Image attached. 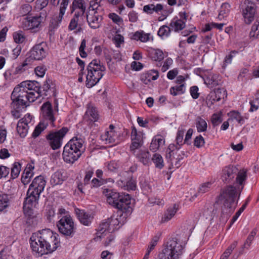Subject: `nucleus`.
Wrapping results in <instances>:
<instances>
[{"instance_id": "nucleus-1", "label": "nucleus", "mask_w": 259, "mask_h": 259, "mask_svg": "<svg viewBox=\"0 0 259 259\" xmlns=\"http://www.w3.org/2000/svg\"><path fill=\"white\" fill-rule=\"evenodd\" d=\"M104 193L106 196L107 202L118 209V214L116 218L112 216L100 224L98 234L101 235L106 231L110 232L117 229L119 224L122 226L133 210L130 206L131 197L129 194L120 193L113 189H106L104 191Z\"/></svg>"}, {"instance_id": "nucleus-2", "label": "nucleus", "mask_w": 259, "mask_h": 259, "mask_svg": "<svg viewBox=\"0 0 259 259\" xmlns=\"http://www.w3.org/2000/svg\"><path fill=\"white\" fill-rule=\"evenodd\" d=\"M58 236L50 229H43L33 233L29 242L33 254L40 257L56 250L59 245Z\"/></svg>"}, {"instance_id": "nucleus-3", "label": "nucleus", "mask_w": 259, "mask_h": 259, "mask_svg": "<svg viewBox=\"0 0 259 259\" xmlns=\"http://www.w3.org/2000/svg\"><path fill=\"white\" fill-rule=\"evenodd\" d=\"M84 139L81 136H77L70 140L64 147L63 158L67 163H73L77 160L84 152Z\"/></svg>"}, {"instance_id": "nucleus-4", "label": "nucleus", "mask_w": 259, "mask_h": 259, "mask_svg": "<svg viewBox=\"0 0 259 259\" xmlns=\"http://www.w3.org/2000/svg\"><path fill=\"white\" fill-rule=\"evenodd\" d=\"M12 101L11 105H14L16 108L21 107H27L30 103L33 102L37 98L34 92H28L20 84L13 90L11 96Z\"/></svg>"}, {"instance_id": "nucleus-5", "label": "nucleus", "mask_w": 259, "mask_h": 259, "mask_svg": "<svg viewBox=\"0 0 259 259\" xmlns=\"http://www.w3.org/2000/svg\"><path fill=\"white\" fill-rule=\"evenodd\" d=\"M184 246L178 237H172L166 243L164 248L158 254L159 259H179L183 251Z\"/></svg>"}, {"instance_id": "nucleus-6", "label": "nucleus", "mask_w": 259, "mask_h": 259, "mask_svg": "<svg viewBox=\"0 0 259 259\" xmlns=\"http://www.w3.org/2000/svg\"><path fill=\"white\" fill-rule=\"evenodd\" d=\"M238 192L236 187L230 185L222 189L220 195L217 197L215 204L222 207V212L225 209H231L233 207L237 197Z\"/></svg>"}, {"instance_id": "nucleus-7", "label": "nucleus", "mask_w": 259, "mask_h": 259, "mask_svg": "<svg viewBox=\"0 0 259 259\" xmlns=\"http://www.w3.org/2000/svg\"><path fill=\"white\" fill-rule=\"evenodd\" d=\"M106 67L100 64V60L94 59L87 67L88 74L86 76V86L92 88L96 85L103 76Z\"/></svg>"}, {"instance_id": "nucleus-8", "label": "nucleus", "mask_w": 259, "mask_h": 259, "mask_svg": "<svg viewBox=\"0 0 259 259\" xmlns=\"http://www.w3.org/2000/svg\"><path fill=\"white\" fill-rule=\"evenodd\" d=\"M57 226L59 233L66 238H72L76 232L74 222L70 214L63 215L57 222Z\"/></svg>"}, {"instance_id": "nucleus-9", "label": "nucleus", "mask_w": 259, "mask_h": 259, "mask_svg": "<svg viewBox=\"0 0 259 259\" xmlns=\"http://www.w3.org/2000/svg\"><path fill=\"white\" fill-rule=\"evenodd\" d=\"M68 131L67 127H63L58 131H50L46 136V139L53 150L58 149L62 146L63 139Z\"/></svg>"}, {"instance_id": "nucleus-10", "label": "nucleus", "mask_w": 259, "mask_h": 259, "mask_svg": "<svg viewBox=\"0 0 259 259\" xmlns=\"http://www.w3.org/2000/svg\"><path fill=\"white\" fill-rule=\"evenodd\" d=\"M47 16L46 12H42V17L40 16L24 18L21 23L24 30H30L32 32H37L41 29V23L43 19Z\"/></svg>"}, {"instance_id": "nucleus-11", "label": "nucleus", "mask_w": 259, "mask_h": 259, "mask_svg": "<svg viewBox=\"0 0 259 259\" xmlns=\"http://www.w3.org/2000/svg\"><path fill=\"white\" fill-rule=\"evenodd\" d=\"M143 11L147 14H152L154 13L161 14V16L158 18V21H161L166 19L168 15L171 13L172 10L164 9L163 6L161 4H150L144 6Z\"/></svg>"}, {"instance_id": "nucleus-12", "label": "nucleus", "mask_w": 259, "mask_h": 259, "mask_svg": "<svg viewBox=\"0 0 259 259\" xmlns=\"http://www.w3.org/2000/svg\"><path fill=\"white\" fill-rule=\"evenodd\" d=\"M256 12L255 4L249 0H245L242 5V16L246 24H250L254 20Z\"/></svg>"}, {"instance_id": "nucleus-13", "label": "nucleus", "mask_w": 259, "mask_h": 259, "mask_svg": "<svg viewBox=\"0 0 259 259\" xmlns=\"http://www.w3.org/2000/svg\"><path fill=\"white\" fill-rule=\"evenodd\" d=\"M104 11L89 10L87 14V20L89 26L94 29L101 27L103 21Z\"/></svg>"}, {"instance_id": "nucleus-14", "label": "nucleus", "mask_w": 259, "mask_h": 259, "mask_svg": "<svg viewBox=\"0 0 259 259\" xmlns=\"http://www.w3.org/2000/svg\"><path fill=\"white\" fill-rule=\"evenodd\" d=\"M30 57L36 60H42L47 55V46L45 42L34 46L29 52Z\"/></svg>"}, {"instance_id": "nucleus-15", "label": "nucleus", "mask_w": 259, "mask_h": 259, "mask_svg": "<svg viewBox=\"0 0 259 259\" xmlns=\"http://www.w3.org/2000/svg\"><path fill=\"white\" fill-rule=\"evenodd\" d=\"M41 110L44 120L43 122H45L48 124H50L54 126L56 118L54 116L52 104L49 101L44 103L41 107Z\"/></svg>"}, {"instance_id": "nucleus-16", "label": "nucleus", "mask_w": 259, "mask_h": 259, "mask_svg": "<svg viewBox=\"0 0 259 259\" xmlns=\"http://www.w3.org/2000/svg\"><path fill=\"white\" fill-rule=\"evenodd\" d=\"M56 85L54 81L50 78H47L44 82L42 87H40V91L39 92L40 96L48 98L56 95Z\"/></svg>"}, {"instance_id": "nucleus-17", "label": "nucleus", "mask_w": 259, "mask_h": 259, "mask_svg": "<svg viewBox=\"0 0 259 259\" xmlns=\"http://www.w3.org/2000/svg\"><path fill=\"white\" fill-rule=\"evenodd\" d=\"M143 133L138 132L135 126L132 127L131 139L132 143L130 146V149L132 151H135L140 148L143 143Z\"/></svg>"}, {"instance_id": "nucleus-18", "label": "nucleus", "mask_w": 259, "mask_h": 259, "mask_svg": "<svg viewBox=\"0 0 259 259\" xmlns=\"http://www.w3.org/2000/svg\"><path fill=\"white\" fill-rule=\"evenodd\" d=\"M46 184V181L42 176H39L35 178L30 185L28 190L34 191V193L39 195L44 191Z\"/></svg>"}, {"instance_id": "nucleus-19", "label": "nucleus", "mask_w": 259, "mask_h": 259, "mask_svg": "<svg viewBox=\"0 0 259 259\" xmlns=\"http://www.w3.org/2000/svg\"><path fill=\"white\" fill-rule=\"evenodd\" d=\"M39 196V195L34 193V191H29L28 190L27 197L23 203V207L31 210L33 207H35L37 204Z\"/></svg>"}, {"instance_id": "nucleus-20", "label": "nucleus", "mask_w": 259, "mask_h": 259, "mask_svg": "<svg viewBox=\"0 0 259 259\" xmlns=\"http://www.w3.org/2000/svg\"><path fill=\"white\" fill-rule=\"evenodd\" d=\"M83 16L79 15L78 12H75L73 17L71 19L68 26L70 30H76L75 32L78 33L82 31V26L83 25Z\"/></svg>"}, {"instance_id": "nucleus-21", "label": "nucleus", "mask_w": 259, "mask_h": 259, "mask_svg": "<svg viewBox=\"0 0 259 259\" xmlns=\"http://www.w3.org/2000/svg\"><path fill=\"white\" fill-rule=\"evenodd\" d=\"M238 168L236 166L229 165L222 170L221 179L226 183H229L237 175Z\"/></svg>"}, {"instance_id": "nucleus-22", "label": "nucleus", "mask_w": 259, "mask_h": 259, "mask_svg": "<svg viewBox=\"0 0 259 259\" xmlns=\"http://www.w3.org/2000/svg\"><path fill=\"white\" fill-rule=\"evenodd\" d=\"M225 97H227L226 91L223 88H218L210 93L207 100L210 102L211 104H213L215 102L220 101L221 99H224Z\"/></svg>"}, {"instance_id": "nucleus-23", "label": "nucleus", "mask_w": 259, "mask_h": 259, "mask_svg": "<svg viewBox=\"0 0 259 259\" xmlns=\"http://www.w3.org/2000/svg\"><path fill=\"white\" fill-rule=\"evenodd\" d=\"M69 0H62L60 4L59 15L51 21L53 28H56L62 22L66 8L68 5Z\"/></svg>"}, {"instance_id": "nucleus-24", "label": "nucleus", "mask_w": 259, "mask_h": 259, "mask_svg": "<svg viewBox=\"0 0 259 259\" xmlns=\"http://www.w3.org/2000/svg\"><path fill=\"white\" fill-rule=\"evenodd\" d=\"M22 87H24V89H25L28 92H32V91H35V92L37 94V96L35 95V97L40 96V94L39 92L40 91V84L35 80L31 81V80H26L22 81L20 83Z\"/></svg>"}, {"instance_id": "nucleus-25", "label": "nucleus", "mask_w": 259, "mask_h": 259, "mask_svg": "<svg viewBox=\"0 0 259 259\" xmlns=\"http://www.w3.org/2000/svg\"><path fill=\"white\" fill-rule=\"evenodd\" d=\"M76 212L81 224L87 226L91 224L94 218L91 213L79 209L76 210Z\"/></svg>"}, {"instance_id": "nucleus-26", "label": "nucleus", "mask_w": 259, "mask_h": 259, "mask_svg": "<svg viewBox=\"0 0 259 259\" xmlns=\"http://www.w3.org/2000/svg\"><path fill=\"white\" fill-rule=\"evenodd\" d=\"M159 77V73L156 70H151L143 73L140 76V80L145 84H148L151 80H155Z\"/></svg>"}, {"instance_id": "nucleus-27", "label": "nucleus", "mask_w": 259, "mask_h": 259, "mask_svg": "<svg viewBox=\"0 0 259 259\" xmlns=\"http://www.w3.org/2000/svg\"><path fill=\"white\" fill-rule=\"evenodd\" d=\"M34 163H28L22 175L21 181L24 185H27L33 176Z\"/></svg>"}, {"instance_id": "nucleus-28", "label": "nucleus", "mask_w": 259, "mask_h": 259, "mask_svg": "<svg viewBox=\"0 0 259 259\" xmlns=\"http://www.w3.org/2000/svg\"><path fill=\"white\" fill-rule=\"evenodd\" d=\"M85 6L83 0H74L70 7L71 13L78 12L79 15L83 16L85 11Z\"/></svg>"}, {"instance_id": "nucleus-29", "label": "nucleus", "mask_w": 259, "mask_h": 259, "mask_svg": "<svg viewBox=\"0 0 259 259\" xmlns=\"http://www.w3.org/2000/svg\"><path fill=\"white\" fill-rule=\"evenodd\" d=\"M85 115L88 117L91 122L97 121L99 118V115L97 108L92 104H89Z\"/></svg>"}, {"instance_id": "nucleus-30", "label": "nucleus", "mask_w": 259, "mask_h": 259, "mask_svg": "<svg viewBox=\"0 0 259 259\" xmlns=\"http://www.w3.org/2000/svg\"><path fill=\"white\" fill-rule=\"evenodd\" d=\"M205 84L212 88L219 85L220 81V76L218 74H210L204 78Z\"/></svg>"}, {"instance_id": "nucleus-31", "label": "nucleus", "mask_w": 259, "mask_h": 259, "mask_svg": "<svg viewBox=\"0 0 259 259\" xmlns=\"http://www.w3.org/2000/svg\"><path fill=\"white\" fill-rule=\"evenodd\" d=\"M178 210L179 207L177 204H174L172 206L169 207L162 217L161 222L164 223L169 221L174 217Z\"/></svg>"}, {"instance_id": "nucleus-32", "label": "nucleus", "mask_w": 259, "mask_h": 259, "mask_svg": "<svg viewBox=\"0 0 259 259\" xmlns=\"http://www.w3.org/2000/svg\"><path fill=\"white\" fill-rule=\"evenodd\" d=\"M65 176L63 175L62 170H57L51 176L50 183L53 186L61 185L65 180Z\"/></svg>"}, {"instance_id": "nucleus-33", "label": "nucleus", "mask_w": 259, "mask_h": 259, "mask_svg": "<svg viewBox=\"0 0 259 259\" xmlns=\"http://www.w3.org/2000/svg\"><path fill=\"white\" fill-rule=\"evenodd\" d=\"M164 143L165 140L162 136H156L152 140L150 145V150L152 152H156L160 146L164 144Z\"/></svg>"}, {"instance_id": "nucleus-34", "label": "nucleus", "mask_w": 259, "mask_h": 259, "mask_svg": "<svg viewBox=\"0 0 259 259\" xmlns=\"http://www.w3.org/2000/svg\"><path fill=\"white\" fill-rule=\"evenodd\" d=\"M150 154L147 151L140 150L136 154V157L144 165H148L150 163Z\"/></svg>"}, {"instance_id": "nucleus-35", "label": "nucleus", "mask_w": 259, "mask_h": 259, "mask_svg": "<svg viewBox=\"0 0 259 259\" xmlns=\"http://www.w3.org/2000/svg\"><path fill=\"white\" fill-rule=\"evenodd\" d=\"M116 135L114 131L110 130L106 132L101 136V139L105 144H113L115 141Z\"/></svg>"}, {"instance_id": "nucleus-36", "label": "nucleus", "mask_w": 259, "mask_h": 259, "mask_svg": "<svg viewBox=\"0 0 259 259\" xmlns=\"http://www.w3.org/2000/svg\"><path fill=\"white\" fill-rule=\"evenodd\" d=\"M120 166L118 161L112 160L105 163V171L110 173H117Z\"/></svg>"}, {"instance_id": "nucleus-37", "label": "nucleus", "mask_w": 259, "mask_h": 259, "mask_svg": "<svg viewBox=\"0 0 259 259\" xmlns=\"http://www.w3.org/2000/svg\"><path fill=\"white\" fill-rule=\"evenodd\" d=\"M150 33H146L144 31H137L132 36L133 39L140 40L142 42H147L150 39Z\"/></svg>"}, {"instance_id": "nucleus-38", "label": "nucleus", "mask_w": 259, "mask_h": 259, "mask_svg": "<svg viewBox=\"0 0 259 259\" xmlns=\"http://www.w3.org/2000/svg\"><path fill=\"white\" fill-rule=\"evenodd\" d=\"M195 124L197 131L198 133H202L206 131L207 123L205 120L199 116L196 118Z\"/></svg>"}, {"instance_id": "nucleus-39", "label": "nucleus", "mask_w": 259, "mask_h": 259, "mask_svg": "<svg viewBox=\"0 0 259 259\" xmlns=\"http://www.w3.org/2000/svg\"><path fill=\"white\" fill-rule=\"evenodd\" d=\"M177 150L176 146L174 144H170L166 151V159L167 160V161L171 163V165L169 166V169H171V166L173 165V162L172 161L173 159H174V154L176 152L175 150Z\"/></svg>"}, {"instance_id": "nucleus-40", "label": "nucleus", "mask_w": 259, "mask_h": 259, "mask_svg": "<svg viewBox=\"0 0 259 259\" xmlns=\"http://www.w3.org/2000/svg\"><path fill=\"white\" fill-rule=\"evenodd\" d=\"M10 198L7 194L0 191V211H2L9 206Z\"/></svg>"}, {"instance_id": "nucleus-41", "label": "nucleus", "mask_w": 259, "mask_h": 259, "mask_svg": "<svg viewBox=\"0 0 259 259\" xmlns=\"http://www.w3.org/2000/svg\"><path fill=\"white\" fill-rule=\"evenodd\" d=\"M150 57L153 61L160 62L162 61L164 58V55L163 52L159 49H153L150 53Z\"/></svg>"}, {"instance_id": "nucleus-42", "label": "nucleus", "mask_w": 259, "mask_h": 259, "mask_svg": "<svg viewBox=\"0 0 259 259\" xmlns=\"http://www.w3.org/2000/svg\"><path fill=\"white\" fill-rule=\"evenodd\" d=\"M151 159L154 163L156 168L161 169L164 167V163L163 159L160 154H154Z\"/></svg>"}, {"instance_id": "nucleus-43", "label": "nucleus", "mask_w": 259, "mask_h": 259, "mask_svg": "<svg viewBox=\"0 0 259 259\" xmlns=\"http://www.w3.org/2000/svg\"><path fill=\"white\" fill-rule=\"evenodd\" d=\"M174 18L170 23V26L173 28L175 31H178L184 29L185 27V21L181 19L175 20Z\"/></svg>"}, {"instance_id": "nucleus-44", "label": "nucleus", "mask_w": 259, "mask_h": 259, "mask_svg": "<svg viewBox=\"0 0 259 259\" xmlns=\"http://www.w3.org/2000/svg\"><path fill=\"white\" fill-rule=\"evenodd\" d=\"M28 128V125H26L25 123H22V122H18L17 132L20 137L23 138L26 136Z\"/></svg>"}, {"instance_id": "nucleus-45", "label": "nucleus", "mask_w": 259, "mask_h": 259, "mask_svg": "<svg viewBox=\"0 0 259 259\" xmlns=\"http://www.w3.org/2000/svg\"><path fill=\"white\" fill-rule=\"evenodd\" d=\"M169 91L170 94L174 96L183 94L185 92V84H181L179 85L172 87L170 88Z\"/></svg>"}, {"instance_id": "nucleus-46", "label": "nucleus", "mask_w": 259, "mask_h": 259, "mask_svg": "<svg viewBox=\"0 0 259 259\" xmlns=\"http://www.w3.org/2000/svg\"><path fill=\"white\" fill-rule=\"evenodd\" d=\"M236 176V182L240 185H243V183L247 178V170L245 169H242L239 171L238 170V172Z\"/></svg>"}, {"instance_id": "nucleus-47", "label": "nucleus", "mask_w": 259, "mask_h": 259, "mask_svg": "<svg viewBox=\"0 0 259 259\" xmlns=\"http://www.w3.org/2000/svg\"><path fill=\"white\" fill-rule=\"evenodd\" d=\"M253 239H254L252 238V237L248 236L244 244L242 246L241 248L239 250L238 254L233 255V259H237L241 254H242L244 248L248 249L251 245L252 241L253 240Z\"/></svg>"}, {"instance_id": "nucleus-48", "label": "nucleus", "mask_w": 259, "mask_h": 259, "mask_svg": "<svg viewBox=\"0 0 259 259\" xmlns=\"http://www.w3.org/2000/svg\"><path fill=\"white\" fill-rule=\"evenodd\" d=\"M21 170V164L15 162L11 168V176L12 179H16L19 175Z\"/></svg>"}, {"instance_id": "nucleus-49", "label": "nucleus", "mask_w": 259, "mask_h": 259, "mask_svg": "<svg viewBox=\"0 0 259 259\" xmlns=\"http://www.w3.org/2000/svg\"><path fill=\"white\" fill-rule=\"evenodd\" d=\"M102 0H92L90 3V7L89 10L91 11H104V9L100 5Z\"/></svg>"}, {"instance_id": "nucleus-50", "label": "nucleus", "mask_w": 259, "mask_h": 259, "mask_svg": "<svg viewBox=\"0 0 259 259\" xmlns=\"http://www.w3.org/2000/svg\"><path fill=\"white\" fill-rule=\"evenodd\" d=\"M48 123H46L45 122H40L35 128L32 136L33 138H36L38 137L40 133L47 127Z\"/></svg>"}, {"instance_id": "nucleus-51", "label": "nucleus", "mask_w": 259, "mask_h": 259, "mask_svg": "<svg viewBox=\"0 0 259 259\" xmlns=\"http://www.w3.org/2000/svg\"><path fill=\"white\" fill-rule=\"evenodd\" d=\"M231 119L236 120L239 123L242 124L244 122V120L241 114L236 111H231L228 113Z\"/></svg>"}, {"instance_id": "nucleus-52", "label": "nucleus", "mask_w": 259, "mask_h": 259, "mask_svg": "<svg viewBox=\"0 0 259 259\" xmlns=\"http://www.w3.org/2000/svg\"><path fill=\"white\" fill-rule=\"evenodd\" d=\"M249 35L250 37L254 38L259 36V21H256L252 26Z\"/></svg>"}, {"instance_id": "nucleus-53", "label": "nucleus", "mask_w": 259, "mask_h": 259, "mask_svg": "<svg viewBox=\"0 0 259 259\" xmlns=\"http://www.w3.org/2000/svg\"><path fill=\"white\" fill-rule=\"evenodd\" d=\"M31 10L32 7L29 4H24L20 8L19 14L21 16L28 15L31 12Z\"/></svg>"}, {"instance_id": "nucleus-54", "label": "nucleus", "mask_w": 259, "mask_h": 259, "mask_svg": "<svg viewBox=\"0 0 259 259\" xmlns=\"http://www.w3.org/2000/svg\"><path fill=\"white\" fill-rule=\"evenodd\" d=\"M11 106L12 108L11 114L13 117L16 119H18L21 116V112L26 107H21V108H16L14 105H11ZM20 107V106H19Z\"/></svg>"}, {"instance_id": "nucleus-55", "label": "nucleus", "mask_w": 259, "mask_h": 259, "mask_svg": "<svg viewBox=\"0 0 259 259\" xmlns=\"http://www.w3.org/2000/svg\"><path fill=\"white\" fill-rule=\"evenodd\" d=\"M170 33V28L166 25H163L160 27L158 31V35L161 37H167Z\"/></svg>"}, {"instance_id": "nucleus-56", "label": "nucleus", "mask_w": 259, "mask_h": 259, "mask_svg": "<svg viewBox=\"0 0 259 259\" xmlns=\"http://www.w3.org/2000/svg\"><path fill=\"white\" fill-rule=\"evenodd\" d=\"M230 5L228 3H223L221 6L218 18L220 19L221 16H222L223 17L226 16L230 11Z\"/></svg>"}, {"instance_id": "nucleus-57", "label": "nucleus", "mask_w": 259, "mask_h": 259, "mask_svg": "<svg viewBox=\"0 0 259 259\" xmlns=\"http://www.w3.org/2000/svg\"><path fill=\"white\" fill-rule=\"evenodd\" d=\"M222 113H214L212 114L211 118V121L214 126L218 125L223 121L222 118Z\"/></svg>"}, {"instance_id": "nucleus-58", "label": "nucleus", "mask_w": 259, "mask_h": 259, "mask_svg": "<svg viewBox=\"0 0 259 259\" xmlns=\"http://www.w3.org/2000/svg\"><path fill=\"white\" fill-rule=\"evenodd\" d=\"M183 136H184V131L178 130L177 134L176 137V142H177V151L179 150L181 148V146L183 145Z\"/></svg>"}, {"instance_id": "nucleus-59", "label": "nucleus", "mask_w": 259, "mask_h": 259, "mask_svg": "<svg viewBox=\"0 0 259 259\" xmlns=\"http://www.w3.org/2000/svg\"><path fill=\"white\" fill-rule=\"evenodd\" d=\"M55 215V210L54 208L51 205L47 206L46 209V216L47 217L48 220H49V222H51Z\"/></svg>"}, {"instance_id": "nucleus-60", "label": "nucleus", "mask_w": 259, "mask_h": 259, "mask_svg": "<svg viewBox=\"0 0 259 259\" xmlns=\"http://www.w3.org/2000/svg\"><path fill=\"white\" fill-rule=\"evenodd\" d=\"M238 53V52L237 51H232L229 54L226 55L224 61L223 67H225L227 65L230 64L232 62L233 57H234Z\"/></svg>"}, {"instance_id": "nucleus-61", "label": "nucleus", "mask_w": 259, "mask_h": 259, "mask_svg": "<svg viewBox=\"0 0 259 259\" xmlns=\"http://www.w3.org/2000/svg\"><path fill=\"white\" fill-rule=\"evenodd\" d=\"M38 220L36 217L29 215L26 218V224L28 226L35 227L37 225Z\"/></svg>"}, {"instance_id": "nucleus-62", "label": "nucleus", "mask_w": 259, "mask_h": 259, "mask_svg": "<svg viewBox=\"0 0 259 259\" xmlns=\"http://www.w3.org/2000/svg\"><path fill=\"white\" fill-rule=\"evenodd\" d=\"M94 174V169L92 168H88L85 172V176L83 179V183L84 185L88 184L91 178L93 177Z\"/></svg>"}, {"instance_id": "nucleus-63", "label": "nucleus", "mask_w": 259, "mask_h": 259, "mask_svg": "<svg viewBox=\"0 0 259 259\" xmlns=\"http://www.w3.org/2000/svg\"><path fill=\"white\" fill-rule=\"evenodd\" d=\"M205 144L204 138L201 135L197 136L194 140V145L197 148L202 147Z\"/></svg>"}, {"instance_id": "nucleus-64", "label": "nucleus", "mask_w": 259, "mask_h": 259, "mask_svg": "<svg viewBox=\"0 0 259 259\" xmlns=\"http://www.w3.org/2000/svg\"><path fill=\"white\" fill-rule=\"evenodd\" d=\"M86 47V40L83 39L81 40L80 46L79 48V52L80 56L81 58H85L87 56V53L85 52V48Z\"/></svg>"}]
</instances>
